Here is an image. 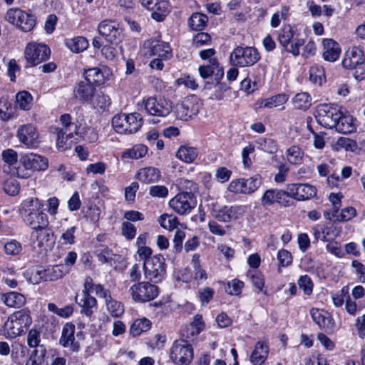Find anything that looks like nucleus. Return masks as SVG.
<instances>
[{
    "label": "nucleus",
    "instance_id": "1",
    "mask_svg": "<svg viewBox=\"0 0 365 365\" xmlns=\"http://www.w3.org/2000/svg\"><path fill=\"white\" fill-rule=\"evenodd\" d=\"M60 122L62 128H53V133L56 135L57 148L63 151L70 148L73 143L78 140L81 136L78 125L72 122V118L69 114L61 115Z\"/></svg>",
    "mask_w": 365,
    "mask_h": 365
},
{
    "label": "nucleus",
    "instance_id": "2",
    "mask_svg": "<svg viewBox=\"0 0 365 365\" xmlns=\"http://www.w3.org/2000/svg\"><path fill=\"white\" fill-rule=\"evenodd\" d=\"M30 315L24 310L15 312L5 322L1 334L6 339H14L24 331L31 324Z\"/></svg>",
    "mask_w": 365,
    "mask_h": 365
},
{
    "label": "nucleus",
    "instance_id": "3",
    "mask_svg": "<svg viewBox=\"0 0 365 365\" xmlns=\"http://www.w3.org/2000/svg\"><path fill=\"white\" fill-rule=\"evenodd\" d=\"M143 125V118L138 113L116 114L112 119L113 129L120 134H131L137 132Z\"/></svg>",
    "mask_w": 365,
    "mask_h": 365
},
{
    "label": "nucleus",
    "instance_id": "4",
    "mask_svg": "<svg viewBox=\"0 0 365 365\" xmlns=\"http://www.w3.org/2000/svg\"><path fill=\"white\" fill-rule=\"evenodd\" d=\"M143 269L145 279L153 282H162L166 275V264L164 257L155 255L143 262Z\"/></svg>",
    "mask_w": 365,
    "mask_h": 365
},
{
    "label": "nucleus",
    "instance_id": "5",
    "mask_svg": "<svg viewBox=\"0 0 365 365\" xmlns=\"http://www.w3.org/2000/svg\"><path fill=\"white\" fill-rule=\"evenodd\" d=\"M5 20L16 26L24 32L31 31L36 25V17L19 8H11L7 10Z\"/></svg>",
    "mask_w": 365,
    "mask_h": 365
},
{
    "label": "nucleus",
    "instance_id": "6",
    "mask_svg": "<svg viewBox=\"0 0 365 365\" xmlns=\"http://www.w3.org/2000/svg\"><path fill=\"white\" fill-rule=\"evenodd\" d=\"M260 59L257 50L250 46H237L230 55L232 65L239 67H249L255 64Z\"/></svg>",
    "mask_w": 365,
    "mask_h": 365
},
{
    "label": "nucleus",
    "instance_id": "7",
    "mask_svg": "<svg viewBox=\"0 0 365 365\" xmlns=\"http://www.w3.org/2000/svg\"><path fill=\"white\" fill-rule=\"evenodd\" d=\"M128 293L134 302L145 303L155 299L159 290L156 285L149 282H140L130 286Z\"/></svg>",
    "mask_w": 365,
    "mask_h": 365
},
{
    "label": "nucleus",
    "instance_id": "8",
    "mask_svg": "<svg viewBox=\"0 0 365 365\" xmlns=\"http://www.w3.org/2000/svg\"><path fill=\"white\" fill-rule=\"evenodd\" d=\"M142 105L148 114L158 117H166L173 110L172 102L162 97H148L143 100Z\"/></svg>",
    "mask_w": 365,
    "mask_h": 365
},
{
    "label": "nucleus",
    "instance_id": "9",
    "mask_svg": "<svg viewBox=\"0 0 365 365\" xmlns=\"http://www.w3.org/2000/svg\"><path fill=\"white\" fill-rule=\"evenodd\" d=\"M341 110L336 106L320 104L316 108L314 116L317 123L323 127L334 128Z\"/></svg>",
    "mask_w": 365,
    "mask_h": 365
},
{
    "label": "nucleus",
    "instance_id": "10",
    "mask_svg": "<svg viewBox=\"0 0 365 365\" xmlns=\"http://www.w3.org/2000/svg\"><path fill=\"white\" fill-rule=\"evenodd\" d=\"M170 358L177 365H189L193 358V349L187 341L177 340L170 349Z\"/></svg>",
    "mask_w": 365,
    "mask_h": 365
},
{
    "label": "nucleus",
    "instance_id": "11",
    "mask_svg": "<svg viewBox=\"0 0 365 365\" xmlns=\"http://www.w3.org/2000/svg\"><path fill=\"white\" fill-rule=\"evenodd\" d=\"M261 183V176L255 175L247 179L240 178L232 180L228 185L227 190L234 193L250 195L259 187Z\"/></svg>",
    "mask_w": 365,
    "mask_h": 365
},
{
    "label": "nucleus",
    "instance_id": "12",
    "mask_svg": "<svg viewBox=\"0 0 365 365\" xmlns=\"http://www.w3.org/2000/svg\"><path fill=\"white\" fill-rule=\"evenodd\" d=\"M49 55L50 49L47 46L36 42L28 43L24 51L25 58L31 66H36L47 60Z\"/></svg>",
    "mask_w": 365,
    "mask_h": 365
},
{
    "label": "nucleus",
    "instance_id": "13",
    "mask_svg": "<svg viewBox=\"0 0 365 365\" xmlns=\"http://www.w3.org/2000/svg\"><path fill=\"white\" fill-rule=\"evenodd\" d=\"M170 207L179 215H187L196 206V199L192 193L182 192L169 202Z\"/></svg>",
    "mask_w": 365,
    "mask_h": 365
},
{
    "label": "nucleus",
    "instance_id": "14",
    "mask_svg": "<svg viewBox=\"0 0 365 365\" xmlns=\"http://www.w3.org/2000/svg\"><path fill=\"white\" fill-rule=\"evenodd\" d=\"M143 53L145 56H157L163 59H168L172 56V50L170 45L158 39L150 38L143 43Z\"/></svg>",
    "mask_w": 365,
    "mask_h": 365
},
{
    "label": "nucleus",
    "instance_id": "15",
    "mask_svg": "<svg viewBox=\"0 0 365 365\" xmlns=\"http://www.w3.org/2000/svg\"><path fill=\"white\" fill-rule=\"evenodd\" d=\"M98 31L106 41L112 43L121 41L123 36L119 23L110 19L101 21L98 26Z\"/></svg>",
    "mask_w": 365,
    "mask_h": 365
},
{
    "label": "nucleus",
    "instance_id": "16",
    "mask_svg": "<svg viewBox=\"0 0 365 365\" xmlns=\"http://www.w3.org/2000/svg\"><path fill=\"white\" fill-rule=\"evenodd\" d=\"M290 197L297 201H304L317 195V188L309 183H292L287 185Z\"/></svg>",
    "mask_w": 365,
    "mask_h": 365
},
{
    "label": "nucleus",
    "instance_id": "17",
    "mask_svg": "<svg viewBox=\"0 0 365 365\" xmlns=\"http://www.w3.org/2000/svg\"><path fill=\"white\" fill-rule=\"evenodd\" d=\"M247 211L245 205L224 206L214 212L215 219L223 222H230L242 218Z\"/></svg>",
    "mask_w": 365,
    "mask_h": 365
},
{
    "label": "nucleus",
    "instance_id": "18",
    "mask_svg": "<svg viewBox=\"0 0 365 365\" xmlns=\"http://www.w3.org/2000/svg\"><path fill=\"white\" fill-rule=\"evenodd\" d=\"M17 137L29 148H37L40 143L37 129L31 124L21 126L18 130Z\"/></svg>",
    "mask_w": 365,
    "mask_h": 365
},
{
    "label": "nucleus",
    "instance_id": "19",
    "mask_svg": "<svg viewBox=\"0 0 365 365\" xmlns=\"http://www.w3.org/2000/svg\"><path fill=\"white\" fill-rule=\"evenodd\" d=\"M141 5L152 11L151 18L156 21H163L168 14V3L166 0H139Z\"/></svg>",
    "mask_w": 365,
    "mask_h": 365
},
{
    "label": "nucleus",
    "instance_id": "20",
    "mask_svg": "<svg viewBox=\"0 0 365 365\" xmlns=\"http://www.w3.org/2000/svg\"><path fill=\"white\" fill-rule=\"evenodd\" d=\"M112 76L110 69L106 66L94 67L88 69H85L83 71V76L85 81L91 83L92 85H103L108 81Z\"/></svg>",
    "mask_w": 365,
    "mask_h": 365
},
{
    "label": "nucleus",
    "instance_id": "21",
    "mask_svg": "<svg viewBox=\"0 0 365 365\" xmlns=\"http://www.w3.org/2000/svg\"><path fill=\"white\" fill-rule=\"evenodd\" d=\"M75 325L71 323H66L62 329L60 344L66 348H69L72 351H78L80 349V344L76 341L75 338Z\"/></svg>",
    "mask_w": 365,
    "mask_h": 365
},
{
    "label": "nucleus",
    "instance_id": "22",
    "mask_svg": "<svg viewBox=\"0 0 365 365\" xmlns=\"http://www.w3.org/2000/svg\"><path fill=\"white\" fill-rule=\"evenodd\" d=\"M96 88L85 81L78 82L73 88L74 98L78 101L89 104Z\"/></svg>",
    "mask_w": 365,
    "mask_h": 365
},
{
    "label": "nucleus",
    "instance_id": "23",
    "mask_svg": "<svg viewBox=\"0 0 365 365\" xmlns=\"http://www.w3.org/2000/svg\"><path fill=\"white\" fill-rule=\"evenodd\" d=\"M364 61L363 49L354 46L345 52L341 64L344 68L352 69Z\"/></svg>",
    "mask_w": 365,
    "mask_h": 365
},
{
    "label": "nucleus",
    "instance_id": "24",
    "mask_svg": "<svg viewBox=\"0 0 365 365\" xmlns=\"http://www.w3.org/2000/svg\"><path fill=\"white\" fill-rule=\"evenodd\" d=\"M334 128L341 133L349 134L356 130V120L347 112L341 110L339 120H336Z\"/></svg>",
    "mask_w": 365,
    "mask_h": 365
},
{
    "label": "nucleus",
    "instance_id": "25",
    "mask_svg": "<svg viewBox=\"0 0 365 365\" xmlns=\"http://www.w3.org/2000/svg\"><path fill=\"white\" fill-rule=\"evenodd\" d=\"M199 73L202 78H207L214 76L215 80L219 81L224 76V71L217 58L210 59L207 65L200 66Z\"/></svg>",
    "mask_w": 365,
    "mask_h": 365
},
{
    "label": "nucleus",
    "instance_id": "26",
    "mask_svg": "<svg viewBox=\"0 0 365 365\" xmlns=\"http://www.w3.org/2000/svg\"><path fill=\"white\" fill-rule=\"evenodd\" d=\"M289 96L285 93H279L267 98H261L255 103V109L268 108L272 109L282 106L288 101Z\"/></svg>",
    "mask_w": 365,
    "mask_h": 365
},
{
    "label": "nucleus",
    "instance_id": "27",
    "mask_svg": "<svg viewBox=\"0 0 365 365\" xmlns=\"http://www.w3.org/2000/svg\"><path fill=\"white\" fill-rule=\"evenodd\" d=\"M310 315L312 320L322 329H332L334 326V320L327 311L317 308H312L310 309Z\"/></svg>",
    "mask_w": 365,
    "mask_h": 365
},
{
    "label": "nucleus",
    "instance_id": "28",
    "mask_svg": "<svg viewBox=\"0 0 365 365\" xmlns=\"http://www.w3.org/2000/svg\"><path fill=\"white\" fill-rule=\"evenodd\" d=\"M41 200L37 197H28L23 200L19 208V214L22 220H25L33 213L38 212L43 208Z\"/></svg>",
    "mask_w": 365,
    "mask_h": 365
},
{
    "label": "nucleus",
    "instance_id": "29",
    "mask_svg": "<svg viewBox=\"0 0 365 365\" xmlns=\"http://www.w3.org/2000/svg\"><path fill=\"white\" fill-rule=\"evenodd\" d=\"M322 44L323 47V58L329 62L336 61L341 53L339 44L331 38H323Z\"/></svg>",
    "mask_w": 365,
    "mask_h": 365
},
{
    "label": "nucleus",
    "instance_id": "30",
    "mask_svg": "<svg viewBox=\"0 0 365 365\" xmlns=\"http://www.w3.org/2000/svg\"><path fill=\"white\" fill-rule=\"evenodd\" d=\"M197 113V108L193 103L189 100H185L178 103L175 106V113L176 118L182 120H187Z\"/></svg>",
    "mask_w": 365,
    "mask_h": 365
},
{
    "label": "nucleus",
    "instance_id": "31",
    "mask_svg": "<svg viewBox=\"0 0 365 365\" xmlns=\"http://www.w3.org/2000/svg\"><path fill=\"white\" fill-rule=\"evenodd\" d=\"M76 302L81 308V313L87 317H91L97 309L96 299L88 294H82L81 296L76 297Z\"/></svg>",
    "mask_w": 365,
    "mask_h": 365
},
{
    "label": "nucleus",
    "instance_id": "32",
    "mask_svg": "<svg viewBox=\"0 0 365 365\" xmlns=\"http://www.w3.org/2000/svg\"><path fill=\"white\" fill-rule=\"evenodd\" d=\"M269 354V346L262 341L256 343L254 350L250 355V362L253 365H262Z\"/></svg>",
    "mask_w": 365,
    "mask_h": 365
},
{
    "label": "nucleus",
    "instance_id": "33",
    "mask_svg": "<svg viewBox=\"0 0 365 365\" xmlns=\"http://www.w3.org/2000/svg\"><path fill=\"white\" fill-rule=\"evenodd\" d=\"M50 234L48 226L34 229L31 233V240L34 245L42 248L47 245L50 240Z\"/></svg>",
    "mask_w": 365,
    "mask_h": 365
},
{
    "label": "nucleus",
    "instance_id": "34",
    "mask_svg": "<svg viewBox=\"0 0 365 365\" xmlns=\"http://www.w3.org/2000/svg\"><path fill=\"white\" fill-rule=\"evenodd\" d=\"M25 158L26 164L29 165L32 173L34 171L45 170L48 168V160L38 154L33 153L23 155Z\"/></svg>",
    "mask_w": 365,
    "mask_h": 365
},
{
    "label": "nucleus",
    "instance_id": "35",
    "mask_svg": "<svg viewBox=\"0 0 365 365\" xmlns=\"http://www.w3.org/2000/svg\"><path fill=\"white\" fill-rule=\"evenodd\" d=\"M24 223L31 227V230L48 226L49 221L47 215L43 212V208L38 212L23 220Z\"/></svg>",
    "mask_w": 365,
    "mask_h": 365
},
{
    "label": "nucleus",
    "instance_id": "36",
    "mask_svg": "<svg viewBox=\"0 0 365 365\" xmlns=\"http://www.w3.org/2000/svg\"><path fill=\"white\" fill-rule=\"evenodd\" d=\"M161 177L160 171L154 167H146L140 169L136 178L143 183H153L159 180Z\"/></svg>",
    "mask_w": 365,
    "mask_h": 365
},
{
    "label": "nucleus",
    "instance_id": "37",
    "mask_svg": "<svg viewBox=\"0 0 365 365\" xmlns=\"http://www.w3.org/2000/svg\"><path fill=\"white\" fill-rule=\"evenodd\" d=\"M68 273L66 266L56 264L52 267L44 268V281H56L61 279L64 275Z\"/></svg>",
    "mask_w": 365,
    "mask_h": 365
},
{
    "label": "nucleus",
    "instance_id": "38",
    "mask_svg": "<svg viewBox=\"0 0 365 365\" xmlns=\"http://www.w3.org/2000/svg\"><path fill=\"white\" fill-rule=\"evenodd\" d=\"M1 299L6 306L14 308H19L26 302L24 296L15 292L2 294Z\"/></svg>",
    "mask_w": 365,
    "mask_h": 365
},
{
    "label": "nucleus",
    "instance_id": "39",
    "mask_svg": "<svg viewBox=\"0 0 365 365\" xmlns=\"http://www.w3.org/2000/svg\"><path fill=\"white\" fill-rule=\"evenodd\" d=\"M111 103L110 98L102 91L96 90L89 105L95 108L105 110Z\"/></svg>",
    "mask_w": 365,
    "mask_h": 365
},
{
    "label": "nucleus",
    "instance_id": "40",
    "mask_svg": "<svg viewBox=\"0 0 365 365\" xmlns=\"http://www.w3.org/2000/svg\"><path fill=\"white\" fill-rule=\"evenodd\" d=\"M197 155L198 152L196 148L186 145H181L176 153V157L186 163H192Z\"/></svg>",
    "mask_w": 365,
    "mask_h": 365
},
{
    "label": "nucleus",
    "instance_id": "41",
    "mask_svg": "<svg viewBox=\"0 0 365 365\" xmlns=\"http://www.w3.org/2000/svg\"><path fill=\"white\" fill-rule=\"evenodd\" d=\"M65 44L72 52L78 53L85 51L88 48V41L85 37L76 36L66 39Z\"/></svg>",
    "mask_w": 365,
    "mask_h": 365
},
{
    "label": "nucleus",
    "instance_id": "42",
    "mask_svg": "<svg viewBox=\"0 0 365 365\" xmlns=\"http://www.w3.org/2000/svg\"><path fill=\"white\" fill-rule=\"evenodd\" d=\"M26 161L24 155H21L18 164L15 165L11 171L9 173L14 176H16L20 178H29L32 175V172L29 167V165L26 163Z\"/></svg>",
    "mask_w": 365,
    "mask_h": 365
},
{
    "label": "nucleus",
    "instance_id": "43",
    "mask_svg": "<svg viewBox=\"0 0 365 365\" xmlns=\"http://www.w3.org/2000/svg\"><path fill=\"white\" fill-rule=\"evenodd\" d=\"M287 161L294 165H299L303 162L304 153L298 145H292L285 152Z\"/></svg>",
    "mask_w": 365,
    "mask_h": 365
},
{
    "label": "nucleus",
    "instance_id": "44",
    "mask_svg": "<svg viewBox=\"0 0 365 365\" xmlns=\"http://www.w3.org/2000/svg\"><path fill=\"white\" fill-rule=\"evenodd\" d=\"M151 327V322L146 318L135 319L130 328V333L133 336H140L143 332L147 331Z\"/></svg>",
    "mask_w": 365,
    "mask_h": 365
},
{
    "label": "nucleus",
    "instance_id": "45",
    "mask_svg": "<svg viewBox=\"0 0 365 365\" xmlns=\"http://www.w3.org/2000/svg\"><path fill=\"white\" fill-rule=\"evenodd\" d=\"M148 152V148L142 144H137L131 148L125 150L122 153V158L140 159L144 157Z\"/></svg>",
    "mask_w": 365,
    "mask_h": 365
},
{
    "label": "nucleus",
    "instance_id": "46",
    "mask_svg": "<svg viewBox=\"0 0 365 365\" xmlns=\"http://www.w3.org/2000/svg\"><path fill=\"white\" fill-rule=\"evenodd\" d=\"M296 31L289 26H283L278 31V41L282 47H287L294 39Z\"/></svg>",
    "mask_w": 365,
    "mask_h": 365
},
{
    "label": "nucleus",
    "instance_id": "47",
    "mask_svg": "<svg viewBox=\"0 0 365 365\" xmlns=\"http://www.w3.org/2000/svg\"><path fill=\"white\" fill-rule=\"evenodd\" d=\"M33 97L26 91L19 92L16 96V104L21 110H29L33 104Z\"/></svg>",
    "mask_w": 365,
    "mask_h": 365
},
{
    "label": "nucleus",
    "instance_id": "48",
    "mask_svg": "<svg viewBox=\"0 0 365 365\" xmlns=\"http://www.w3.org/2000/svg\"><path fill=\"white\" fill-rule=\"evenodd\" d=\"M200 256L199 254H194L192 257L191 264L193 268V274L194 279L200 281V280H205L207 278V274L200 264Z\"/></svg>",
    "mask_w": 365,
    "mask_h": 365
},
{
    "label": "nucleus",
    "instance_id": "49",
    "mask_svg": "<svg viewBox=\"0 0 365 365\" xmlns=\"http://www.w3.org/2000/svg\"><path fill=\"white\" fill-rule=\"evenodd\" d=\"M15 108L12 103L6 97L0 98V118L3 120H7L14 115Z\"/></svg>",
    "mask_w": 365,
    "mask_h": 365
},
{
    "label": "nucleus",
    "instance_id": "50",
    "mask_svg": "<svg viewBox=\"0 0 365 365\" xmlns=\"http://www.w3.org/2000/svg\"><path fill=\"white\" fill-rule=\"evenodd\" d=\"M25 277L29 282L33 284H38L44 281V268L42 267H32L29 269L26 273Z\"/></svg>",
    "mask_w": 365,
    "mask_h": 365
},
{
    "label": "nucleus",
    "instance_id": "51",
    "mask_svg": "<svg viewBox=\"0 0 365 365\" xmlns=\"http://www.w3.org/2000/svg\"><path fill=\"white\" fill-rule=\"evenodd\" d=\"M356 143L354 140L346 137L339 138L332 145V149L336 151H339L342 149H344L346 151H354L356 149Z\"/></svg>",
    "mask_w": 365,
    "mask_h": 365
},
{
    "label": "nucleus",
    "instance_id": "52",
    "mask_svg": "<svg viewBox=\"0 0 365 365\" xmlns=\"http://www.w3.org/2000/svg\"><path fill=\"white\" fill-rule=\"evenodd\" d=\"M107 311L113 317H119L124 312V307L121 302L112 297L105 302Z\"/></svg>",
    "mask_w": 365,
    "mask_h": 365
},
{
    "label": "nucleus",
    "instance_id": "53",
    "mask_svg": "<svg viewBox=\"0 0 365 365\" xmlns=\"http://www.w3.org/2000/svg\"><path fill=\"white\" fill-rule=\"evenodd\" d=\"M207 22V17L201 13H195L189 19L188 24L193 30H202Z\"/></svg>",
    "mask_w": 365,
    "mask_h": 365
},
{
    "label": "nucleus",
    "instance_id": "54",
    "mask_svg": "<svg viewBox=\"0 0 365 365\" xmlns=\"http://www.w3.org/2000/svg\"><path fill=\"white\" fill-rule=\"evenodd\" d=\"M158 221L164 229L169 231L176 229L179 224L177 217L172 214H163Z\"/></svg>",
    "mask_w": 365,
    "mask_h": 365
},
{
    "label": "nucleus",
    "instance_id": "55",
    "mask_svg": "<svg viewBox=\"0 0 365 365\" xmlns=\"http://www.w3.org/2000/svg\"><path fill=\"white\" fill-rule=\"evenodd\" d=\"M311 97L305 92L297 93L292 99L294 108L301 110H307L311 106Z\"/></svg>",
    "mask_w": 365,
    "mask_h": 365
},
{
    "label": "nucleus",
    "instance_id": "56",
    "mask_svg": "<svg viewBox=\"0 0 365 365\" xmlns=\"http://www.w3.org/2000/svg\"><path fill=\"white\" fill-rule=\"evenodd\" d=\"M256 144L258 149L272 154L277 151V145L275 140L272 138H259L257 140Z\"/></svg>",
    "mask_w": 365,
    "mask_h": 365
},
{
    "label": "nucleus",
    "instance_id": "57",
    "mask_svg": "<svg viewBox=\"0 0 365 365\" xmlns=\"http://www.w3.org/2000/svg\"><path fill=\"white\" fill-rule=\"evenodd\" d=\"M1 157L8 167V170L5 169V172L11 171V169L18 164V154L13 149L9 148L4 150Z\"/></svg>",
    "mask_w": 365,
    "mask_h": 365
},
{
    "label": "nucleus",
    "instance_id": "58",
    "mask_svg": "<svg viewBox=\"0 0 365 365\" xmlns=\"http://www.w3.org/2000/svg\"><path fill=\"white\" fill-rule=\"evenodd\" d=\"M289 8L288 6H282L279 10L276 11L271 17L270 25L272 28H277L279 26L282 20H286L289 16Z\"/></svg>",
    "mask_w": 365,
    "mask_h": 365
},
{
    "label": "nucleus",
    "instance_id": "59",
    "mask_svg": "<svg viewBox=\"0 0 365 365\" xmlns=\"http://www.w3.org/2000/svg\"><path fill=\"white\" fill-rule=\"evenodd\" d=\"M46 352V348L43 346H39L38 349L34 350L26 365H41Z\"/></svg>",
    "mask_w": 365,
    "mask_h": 365
},
{
    "label": "nucleus",
    "instance_id": "60",
    "mask_svg": "<svg viewBox=\"0 0 365 365\" xmlns=\"http://www.w3.org/2000/svg\"><path fill=\"white\" fill-rule=\"evenodd\" d=\"M325 77L324 68L318 64L312 66L309 69V79L317 84H322Z\"/></svg>",
    "mask_w": 365,
    "mask_h": 365
},
{
    "label": "nucleus",
    "instance_id": "61",
    "mask_svg": "<svg viewBox=\"0 0 365 365\" xmlns=\"http://www.w3.org/2000/svg\"><path fill=\"white\" fill-rule=\"evenodd\" d=\"M349 292L348 286H344L341 290L331 294L332 302L335 307H340L344 304V301H346L349 296Z\"/></svg>",
    "mask_w": 365,
    "mask_h": 365
},
{
    "label": "nucleus",
    "instance_id": "62",
    "mask_svg": "<svg viewBox=\"0 0 365 365\" xmlns=\"http://www.w3.org/2000/svg\"><path fill=\"white\" fill-rule=\"evenodd\" d=\"M243 287V282L237 279H234L227 282L226 287V292L230 295L237 296L241 294Z\"/></svg>",
    "mask_w": 365,
    "mask_h": 365
},
{
    "label": "nucleus",
    "instance_id": "63",
    "mask_svg": "<svg viewBox=\"0 0 365 365\" xmlns=\"http://www.w3.org/2000/svg\"><path fill=\"white\" fill-rule=\"evenodd\" d=\"M277 189H269L264 192L262 198L261 204L263 206H271L277 203Z\"/></svg>",
    "mask_w": 365,
    "mask_h": 365
},
{
    "label": "nucleus",
    "instance_id": "64",
    "mask_svg": "<svg viewBox=\"0 0 365 365\" xmlns=\"http://www.w3.org/2000/svg\"><path fill=\"white\" fill-rule=\"evenodd\" d=\"M297 283L299 288L303 290L305 294L309 295L312 293L313 283L308 275L301 276L298 279Z\"/></svg>",
    "mask_w": 365,
    "mask_h": 365
}]
</instances>
